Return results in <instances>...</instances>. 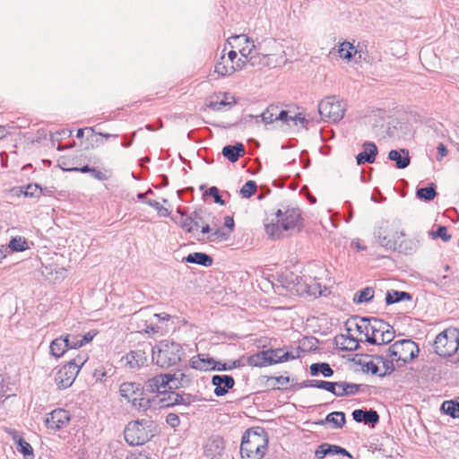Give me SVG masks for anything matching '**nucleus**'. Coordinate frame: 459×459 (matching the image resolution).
Listing matches in <instances>:
<instances>
[{
    "mask_svg": "<svg viewBox=\"0 0 459 459\" xmlns=\"http://www.w3.org/2000/svg\"><path fill=\"white\" fill-rule=\"evenodd\" d=\"M7 248L12 252H22L28 249V244L24 238L13 237L10 239Z\"/></svg>",
    "mask_w": 459,
    "mask_h": 459,
    "instance_id": "nucleus-41",
    "label": "nucleus"
},
{
    "mask_svg": "<svg viewBox=\"0 0 459 459\" xmlns=\"http://www.w3.org/2000/svg\"><path fill=\"white\" fill-rule=\"evenodd\" d=\"M353 319L359 320V322L355 324V328L359 333H368L371 325L370 317H360L357 316Z\"/></svg>",
    "mask_w": 459,
    "mask_h": 459,
    "instance_id": "nucleus-49",
    "label": "nucleus"
},
{
    "mask_svg": "<svg viewBox=\"0 0 459 459\" xmlns=\"http://www.w3.org/2000/svg\"><path fill=\"white\" fill-rule=\"evenodd\" d=\"M286 281L288 282V286H286L290 290L295 289L297 292L300 294H307L308 290V277H299L290 273V280L289 276H286Z\"/></svg>",
    "mask_w": 459,
    "mask_h": 459,
    "instance_id": "nucleus-22",
    "label": "nucleus"
},
{
    "mask_svg": "<svg viewBox=\"0 0 459 459\" xmlns=\"http://www.w3.org/2000/svg\"><path fill=\"white\" fill-rule=\"evenodd\" d=\"M257 185L253 180H248L240 189V195L244 198H250L256 192Z\"/></svg>",
    "mask_w": 459,
    "mask_h": 459,
    "instance_id": "nucleus-52",
    "label": "nucleus"
},
{
    "mask_svg": "<svg viewBox=\"0 0 459 459\" xmlns=\"http://www.w3.org/2000/svg\"><path fill=\"white\" fill-rule=\"evenodd\" d=\"M437 195V193L434 183H430L428 186L417 188L416 190L417 198L425 202L433 201Z\"/></svg>",
    "mask_w": 459,
    "mask_h": 459,
    "instance_id": "nucleus-33",
    "label": "nucleus"
},
{
    "mask_svg": "<svg viewBox=\"0 0 459 459\" xmlns=\"http://www.w3.org/2000/svg\"><path fill=\"white\" fill-rule=\"evenodd\" d=\"M146 204L148 205H150L151 207H152L153 209H155L157 211V212L160 215V216H163V217H168L169 216L170 214V212L165 208L164 206H162L159 202H157L156 200H152V199H149L146 201Z\"/></svg>",
    "mask_w": 459,
    "mask_h": 459,
    "instance_id": "nucleus-57",
    "label": "nucleus"
},
{
    "mask_svg": "<svg viewBox=\"0 0 459 459\" xmlns=\"http://www.w3.org/2000/svg\"><path fill=\"white\" fill-rule=\"evenodd\" d=\"M279 112V107L276 105H270L260 116L262 121L265 124H272L273 122L278 121L277 114Z\"/></svg>",
    "mask_w": 459,
    "mask_h": 459,
    "instance_id": "nucleus-38",
    "label": "nucleus"
},
{
    "mask_svg": "<svg viewBox=\"0 0 459 459\" xmlns=\"http://www.w3.org/2000/svg\"><path fill=\"white\" fill-rule=\"evenodd\" d=\"M267 59H268L267 56L253 55V56H250L249 59H248V64L253 67L258 66V68L260 69L263 66H265L268 65Z\"/></svg>",
    "mask_w": 459,
    "mask_h": 459,
    "instance_id": "nucleus-56",
    "label": "nucleus"
},
{
    "mask_svg": "<svg viewBox=\"0 0 459 459\" xmlns=\"http://www.w3.org/2000/svg\"><path fill=\"white\" fill-rule=\"evenodd\" d=\"M141 384L135 382H125L120 385L119 393L122 397L132 403L134 397H140Z\"/></svg>",
    "mask_w": 459,
    "mask_h": 459,
    "instance_id": "nucleus-24",
    "label": "nucleus"
},
{
    "mask_svg": "<svg viewBox=\"0 0 459 459\" xmlns=\"http://www.w3.org/2000/svg\"><path fill=\"white\" fill-rule=\"evenodd\" d=\"M264 221L265 232L273 238H280L281 231L300 232L304 228V219L298 207H288L284 211L278 209L275 212V221Z\"/></svg>",
    "mask_w": 459,
    "mask_h": 459,
    "instance_id": "nucleus-2",
    "label": "nucleus"
},
{
    "mask_svg": "<svg viewBox=\"0 0 459 459\" xmlns=\"http://www.w3.org/2000/svg\"><path fill=\"white\" fill-rule=\"evenodd\" d=\"M309 373L312 377L323 375L325 377H331L334 371L327 362H316L310 365Z\"/></svg>",
    "mask_w": 459,
    "mask_h": 459,
    "instance_id": "nucleus-30",
    "label": "nucleus"
},
{
    "mask_svg": "<svg viewBox=\"0 0 459 459\" xmlns=\"http://www.w3.org/2000/svg\"><path fill=\"white\" fill-rule=\"evenodd\" d=\"M88 359V354L86 352L81 351L75 358L72 359L67 363L74 364V369H78L80 371V369L85 365Z\"/></svg>",
    "mask_w": 459,
    "mask_h": 459,
    "instance_id": "nucleus-55",
    "label": "nucleus"
},
{
    "mask_svg": "<svg viewBox=\"0 0 459 459\" xmlns=\"http://www.w3.org/2000/svg\"><path fill=\"white\" fill-rule=\"evenodd\" d=\"M432 238H441L444 242L451 240L452 236L447 233V228L443 225H438L436 231L431 232Z\"/></svg>",
    "mask_w": 459,
    "mask_h": 459,
    "instance_id": "nucleus-54",
    "label": "nucleus"
},
{
    "mask_svg": "<svg viewBox=\"0 0 459 459\" xmlns=\"http://www.w3.org/2000/svg\"><path fill=\"white\" fill-rule=\"evenodd\" d=\"M373 358L375 359H377V362H381L383 367H384V368H385V372L384 373L378 374V376L380 377H384L386 375H390V374H392L395 370V367H394V360H393L392 358H391V359H388L385 358L382 355H374Z\"/></svg>",
    "mask_w": 459,
    "mask_h": 459,
    "instance_id": "nucleus-42",
    "label": "nucleus"
},
{
    "mask_svg": "<svg viewBox=\"0 0 459 459\" xmlns=\"http://www.w3.org/2000/svg\"><path fill=\"white\" fill-rule=\"evenodd\" d=\"M376 237L378 238V243L386 249L396 250L397 241L388 238L386 236H382L380 230L375 232Z\"/></svg>",
    "mask_w": 459,
    "mask_h": 459,
    "instance_id": "nucleus-50",
    "label": "nucleus"
},
{
    "mask_svg": "<svg viewBox=\"0 0 459 459\" xmlns=\"http://www.w3.org/2000/svg\"><path fill=\"white\" fill-rule=\"evenodd\" d=\"M183 261L189 264H199L204 267H210L213 264L212 257L210 255L203 252L190 253L183 258Z\"/></svg>",
    "mask_w": 459,
    "mask_h": 459,
    "instance_id": "nucleus-25",
    "label": "nucleus"
},
{
    "mask_svg": "<svg viewBox=\"0 0 459 459\" xmlns=\"http://www.w3.org/2000/svg\"><path fill=\"white\" fill-rule=\"evenodd\" d=\"M68 339L65 335H61L54 339L49 345V353L55 358H60L68 350Z\"/></svg>",
    "mask_w": 459,
    "mask_h": 459,
    "instance_id": "nucleus-27",
    "label": "nucleus"
},
{
    "mask_svg": "<svg viewBox=\"0 0 459 459\" xmlns=\"http://www.w3.org/2000/svg\"><path fill=\"white\" fill-rule=\"evenodd\" d=\"M204 212H205V210L201 207L195 208L191 212V216H192L193 220L199 222V227L201 226V224H204L205 222L204 216H203V214Z\"/></svg>",
    "mask_w": 459,
    "mask_h": 459,
    "instance_id": "nucleus-62",
    "label": "nucleus"
},
{
    "mask_svg": "<svg viewBox=\"0 0 459 459\" xmlns=\"http://www.w3.org/2000/svg\"><path fill=\"white\" fill-rule=\"evenodd\" d=\"M223 59L224 56H221V60ZM215 72L221 76L230 75L235 72V66L233 65L228 66L223 63V61H219L215 65Z\"/></svg>",
    "mask_w": 459,
    "mask_h": 459,
    "instance_id": "nucleus-51",
    "label": "nucleus"
},
{
    "mask_svg": "<svg viewBox=\"0 0 459 459\" xmlns=\"http://www.w3.org/2000/svg\"><path fill=\"white\" fill-rule=\"evenodd\" d=\"M269 352L265 351H258L255 354L248 356L246 359L247 363L253 367H265L267 365H273L274 360L267 357Z\"/></svg>",
    "mask_w": 459,
    "mask_h": 459,
    "instance_id": "nucleus-26",
    "label": "nucleus"
},
{
    "mask_svg": "<svg viewBox=\"0 0 459 459\" xmlns=\"http://www.w3.org/2000/svg\"><path fill=\"white\" fill-rule=\"evenodd\" d=\"M70 421V413L65 409H55L45 419L48 429L59 430Z\"/></svg>",
    "mask_w": 459,
    "mask_h": 459,
    "instance_id": "nucleus-12",
    "label": "nucleus"
},
{
    "mask_svg": "<svg viewBox=\"0 0 459 459\" xmlns=\"http://www.w3.org/2000/svg\"><path fill=\"white\" fill-rule=\"evenodd\" d=\"M375 296V290L372 287H366L356 291L353 295L352 301L355 304H362L371 302Z\"/></svg>",
    "mask_w": 459,
    "mask_h": 459,
    "instance_id": "nucleus-31",
    "label": "nucleus"
},
{
    "mask_svg": "<svg viewBox=\"0 0 459 459\" xmlns=\"http://www.w3.org/2000/svg\"><path fill=\"white\" fill-rule=\"evenodd\" d=\"M362 386L367 385L340 381L339 389L342 390H339V396L352 395L360 391Z\"/></svg>",
    "mask_w": 459,
    "mask_h": 459,
    "instance_id": "nucleus-37",
    "label": "nucleus"
},
{
    "mask_svg": "<svg viewBox=\"0 0 459 459\" xmlns=\"http://www.w3.org/2000/svg\"><path fill=\"white\" fill-rule=\"evenodd\" d=\"M264 378H266V385L270 387L273 390H281V388L277 386L276 384H279L281 385H285L290 383V377H263Z\"/></svg>",
    "mask_w": 459,
    "mask_h": 459,
    "instance_id": "nucleus-44",
    "label": "nucleus"
},
{
    "mask_svg": "<svg viewBox=\"0 0 459 459\" xmlns=\"http://www.w3.org/2000/svg\"><path fill=\"white\" fill-rule=\"evenodd\" d=\"M358 49L355 48L353 44L348 41L342 42L339 47L340 56L346 60H351L357 55Z\"/></svg>",
    "mask_w": 459,
    "mask_h": 459,
    "instance_id": "nucleus-39",
    "label": "nucleus"
},
{
    "mask_svg": "<svg viewBox=\"0 0 459 459\" xmlns=\"http://www.w3.org/2000/svg\"><path fill=\"white\" fill-rule=\"evenodd\" d=\"M245 365V357L231 360L229 363L220 361L219 371L232 370L233 368H241Z\"/></svg>",
    "mask_w": 459,
    "mask_h": 459,
    "instance_id": "nucleus-48",
    "label": "nucleus"
},
{
    "mask_svg": "<svg viewBox=\"0 0 459 459\" xmlns=\"http://www.w3.org/2000/svg\"><path fill=\"white\" fill-rule=\"evenodd\" d=\"M212 385L214 386V394L224 396L235 385V379L230 375H214L212 377Z\"/></svg>",
    "mask_w": 459,
    "mask_h": 459,
    "instance_id": "nucleus-14",
    "label": "nucleus"
},
{
    "mask_svg": "<svg viewBox=\"0 0 459 459\" xmlns=\"http://www.w3.org/2000/svg\"><path fill=\"white\" fill-rule=\"evenodd\" d=\"M225 451V442L219 435L211 436L204 446V455L208 459H221Z\"/></svg>",
    "mask_w": 459,
    "mask_h": 459,
    "instance_id": "nucleus-11",
    "label": "nucleus"
},
{
    "mask_svg": "<svg viewBox=\"0 0 459 459\" xmlns=\"http://www.w3.org/2000/svg\"><path fill=\"white\" fill-rule=\"evenodd\" d=\"M265 352H269L267 357H271V359L274 360L273 364L289 361L300 357L299 352L292 354L290 351H283L281 349H269L265 350Z\"/></svg>",
    "mask_w": 459,
    "mask_h": 459,
    "instance_id": "nucleus-29",
    "label": "nucleus"
},
{
    "mask_svg": "<svg viewBox=\"0 0 459 459\" xmlns=\"http://www.w3.org/2000/svg\"><path fill=\"white\" fill-rule=\"evenodd\" d=\"M65 338L68 339L69 343H67L68 350L70 349H78L82 347V342L80 340L81 334H65Z\"/></svg>",
    "mask_w": 459,
    "mask_h": 459,
    "instance_id": "nucleus-58",
    "label": "nucleus"
},
{
    "mask_svg": "<svg viewBox=\"0 0 459 459\" xmlns=\"http://www.w3.org/2000/svg\"><path fill=\"white\" fill-rule=\"evenodd\" d=\"M353 420L358 423H364L375 427L379 422V415L373 409H356L351 413Z\"/></svg>",
    "mask_w": 459,
    "mask_h": 459,
    "instance_id": "nucleus-16",
    "label": "nucleus"
},
{
    "mask_svg": "<svg viewBox=\"0 0 459 459\" xmlns=\"http://www.w3.org/2000/svg\"><path fill=\"white\" fill-rule=\"evenodd\" d=\"M345 111V104L336 100L334 96L326 97L318 104V112L321 118L328 122H339L342 119Z\"/></svg>",
    "mask_w": 459,
    "mask_h": 459,
    "instance_id": "nucleus-8",
    "label": "nucleus"
},
{
    "mask_svg": "<svg viewBox=\"0 0 459 459\" xmlns=\"http://www.w3.org/2000/svg\"><path fill=\"white\" fill-rule=\"evenodd\" d=\"M318 343V339L314 336L305 337L301 341V346L297 348V352L300 354V351H305V350L309 351H316L317 350Z\"/></svg>",
    "mask_w": 459,
    "mask_h": 459,
    "instance_id": "nucleus-43",
    "label": "nucleus"
},
{
    "mask_svg": "<svg viewBox=\"0 0 459 459\" xmlns=\"http://www.w3.org/2000/svg\"><path fill=\"white\" fill-rule=\"evenodd\" d=\"M166 422L171 428L176 429L180 424V419L176 413H169L166 417Z\"/></svg>",
    "mask_w": 459,
    "mask_h": 459,
    "instance_id": "nucleus-64",
    "label": "nucleus"
},
{
    "mask_svg": "<svg viewBox=\"0 0 459 459\" xmlns=\"http://www.w3.org/2000/svg\"><path fill=\"white\" fill-rule=\"evenodd\" d=\"M185 355L182 346L173 341L163 340L152 347V359L160 368L178 365Z\"/></svg>",
    "mask_w": 459,
    "mask_h": 459,
    "instance_id": "nucleus-4",
    "label": "nucleus"
},
{
    "mask_svg": "<svg viewBox=\"0 0 459 459\" xmlns=\"http://www.w3.org/2000/svg\"><path fill=\"white\" fill-rule=\"evenodd\" d=\"M165 395L158 401L159 408H169L175 405L188 406L195 402V396L185 392L178 393L173 389H168Z\"/></svg>",
    "mask_w": 459,
    "mask_h": 459,
    "instance_id": "nucleus-9",
    "label": "nucleus"
},
{
    "mask_svg": "<svg viewBox=\"0 0 459 459\" xmlns=\"http://www.w3.org/2000/svg\"><path fill=\"white\" fill-rule=\"evenodd\" d=\"M418 344L411 339H402L394 342L387 350V356L401 367L416 359L419 355Z\"/></svg>",
    "mask_w": 459,
    "mask_h": 459,
    "instance_id": "nucleus-6",
    "label": "nucleus"
},
{
    "mask_svg": "<svg viewBox=\"0 0 459 459\" xmlns=\"http://www.w3.org/2000/svg\"><path fill=\"white\" fill-rule=\"evenodd\" d=\"M412 295L409 292L396 290H387L385 293V304L387 306L399 303L402 301H411Z\"/></svg>",
    "mask_w": 459,
    "mask_h": 459,
    "instance_id": "nucleus-28",
    "label": "nucleus"
},
{
    "mask_svg": "<svg viewBox=\"0 0 459 459\" xmlns=\"http://www.w3.org/2000/svg\"><path fill=\"white\" fill-rule=\"evenodd\" d=\"M220 361L215 360L208 353H199L190 359L192 368L200 371H219Z\"/></svg>",
    "mask_w": 459,
    "mask_h": 459,
    "instance_id": "nucleus-13",
    "label": "nucleus"
},
{
    "mask_svg": "<svg viewBox=\"0 0 459 459\" xmlns=\"http://www.w3.org/2000/svg\"><path fill=\"white\" fill-rule=\"evenodd\" d=\"M435 352L440 357H450L459 348V332L456 328H447L435 338Z\"/></svg>",
    "mask_w": 459,
    "mask_h": 459,
    "instance_id": "nucleus-7",
    "label": "nucleus"
},
{
    "mask_svg": "<svg viewBox=\"0 0 459 459\" xmlns=\"http://www.w3.org/2000/svg\"><path fill=\"white\" fill-rule=\"evenodd\" d=\"M370 331L374 333H385V329H387V327H390V325L384 321L383 319L376 318V317H370Z\"/></svg>",
    "mask_w": 459,
    "mask_h": 459,
    "instance_id": "nucleus-46",
    "label": "nucleus"
},
{
    "mask_svg": "<svg viewBox=\"0 0 459 459\" xmlns=\"http://www.w3.org/2000/svg\"><path fill=\"white\" fill-rule=\"evenodd\" d=\"M396 250L404 254H411L414 252V247L411 243L407 241H402L400 244H397Z\"/></svg>",
    "mask_w": 459,
    "mask_h": 459,
    "instance_id": "nucleus-63",
    "label": "nucleus"
},
{
    "mask_svg": "<svg viewBox=\"0 0 459 459\" xmlns=\"http://www.w3.org/2000/svg\"><path fill=\"white\" fill-rule=\"evenodd\" d=\"M268 446V434L264 428L249 429L242 436L240 455L242 459H262Z\"/></svg>",
    "mask_w": 459,
    "mask_h": 459,
    "instance_id": "nucleus-3",
    "label": "nucleus"
},
{
    "mask_svg": "<svg viewBox=\"0 0 459 459\" xmlns=\"http://www.w3.org/2000/svg\"><path fill=\"white\" fill-rule=\"evenodd\" d=\"M208 196H212L216 204H219L221 205L225 204V201L222 199L220 190L217 186H211L209 189H207L204 195L203 198L206 199Z\"/></svg>",
    "mask_w": 459,
    "mask_h": 459,
    "instance_id": "nucleus-53",
    "label": "nucleus"
},
{
    "mask_svg": "<svg viewBox=\"0 0 459 459\" xmlns=\"http://www.w3.org/2000/svg\"><path fill=\"white\" fill-rule=\"evenodd\" d=\"M316 425L331 424L332 429H342L346 423V417L343 411H333L326 415L325 419L315 422Z\"/></svg>",
    "mask_w": 459,
    "mask_h": 459,
    "instance_id": "nucleus-19",
    "label": "nucleus"
},
{
    "mask_svg": "<svg viewBox=\"0 0 459 459\" xmlns=\"http://www.w3.org/2000/svg\"><path fill=\"white\" fill-rule=\"evenodd\" d=\"M441 411L452 417L456 419L459 417V401L457 400H447L444 401L441 405Z\"/></svg>",
    "mask_w": 459,
    "mask_h": 459,
    "instance_id": "nucleus-35",
    "label": "nucleus"
},
{
    "mask_svg": "<svg viewBox=\"0 0 459 459\" xmlns=\"http://www.w3.org/2000/svg\"><path fill=\"white\" fill-rule=\"evenodd\" d=\"M180 227L187 233L194 232L199 228V222L193 220L191 213L186 218L181 219Z\"/></svg>",
    "mask_w": 459,
    "mask_h": 459,
    "instance_id": "nucleus-47",
    "label": "nucleus"
},
{
    "mask_svg": "<svg viewBox=\"0 0 459 459\" xmlns=\"http://www.w3.org/2000/svg\"><path fill=\"white\" fill-rule=\"evenodd\" d=\"M339 385L340 381L330 382L325 380H316V382L313 384V385H315V388L325 390L336 396H339V390L336 389V387H339Z\"/></svg>",
    "mask_w": 459,
    "mask_h": 459,
    "instance_id": "nucleus-40",
    "label": "nucleus"
},
{
    "mask_svg": "<svg viewBox=\"0 0 459 459\" xmlns=\"http://www.w3.org/2000/svg\"><path fill=\"white\" fill-rule=\"evenodd\" d=\"M388 159L394 161L395 167L399 169L407 168L411 163V158L407 149L391 150L388 153Z\"/></svg>",
    "mask_w": 459,
    "mask_h": 459,
    "instance_id": "nucleus-20",
    "label": "nucleus"
},
{
    "mask_svg": "<svg viewBox=\"0 0 459 459\" xmlns=\"http://www.w3.org/2000/svg\"><path fill=\"white\" fill-rule=\"evenodd\" d=\"M335 345L342 351H352L359 348L357 338L351 334H340L334 337Z\"/></svg>",
    "mask_w": 459,
    "mask_h": 459,
    "instance_id": "nucleus-21",
    "label": "nucleus"
},
{
    "mask_svg": "<svg viewBox=\"0 0 459 459\" xmlns=\"http://www.w3.org/2000/svg\"><path fill=\"white\" fill-rule=\"evenodd\" d=\"M364 151L356 156L358 165L365 163H373L377 154V147L373 142H366L363 144Z\"/></svg>",
    "mask_w": 459,
    "mask_h": 459,
    "instance_id": "nucleus-17",
    "label": "nucleus"
},
{
    "mask_svg": "<svg viewBox=\"0 0 459 459\" xmlns=\"http://www.w3.org/2000/svg\"><path fill=\"white\" fill-rule=\"evenodd\" d=\"M237 100L234 96H230L229 92L223 93V99L220 100L221 106L231 108L233 105L237 104Z\"/></svg>",
    "mask_w": 459,
    "mask_h": 459,
    "instance_id": "nucleus-61",
    "label": "nucleus"
},
{
    "mask_svg": "<svg viewBox=\"0 0 459 459\" xmlns=\"http://www.w3.org/2000/svg\"><path fill=\"white\" fill-rule=\"evenodd\" d=\"M156 431V423L149 419L130 421L125 428L124 437L131 446H142L147 443Z\"/></svg>",
    "mask_w": 459,
    "mask_h": 459,
    "instance_id": "nucleus-5",
    "label": "nucleus"
},
{
    "mask_svg": "<svg viewBox=\"0 0 459 459\" xmlns=\"http://www.w3.org/2000/svg\"><path fill=\"white\" fill-rule=\"evenodd\" d=\"M147 361L146 352L143 350H134L122 357L121 362L130 369H137Z\"/></svg>",
    "mask_w": 459,
    "mask_h": 459,
    "instance_id": "nucleus-15",
    "label": "nucleus"
},
{
    "mask_svg": "<svg viewBox=\"0 0 459 459\" xmlns=\"http://www.w3.org/2000/svg\"><path fill=\"white\" fill-rule=\"evenodd\" d=\"M73 365V363H66L56 373L55 381L59 389L68 388L74 382L79 370L74 369Z\"/></svg>",
    "mask_w": 459,
    "mask_h": 459,
    "instance_id": "nucleus-10",
    "label": "nucleus"
},
{
    "mask_svg": "<svg viewBox=\"0 0 459 459\" xmlns=\"http://www.w3.org/2000/svg\"><path fill=\"white\" fill-rule=\"evenodd\" d=\"M10 434L15 443L16 449L19 453L22 454L24 459H33L34 453L32 446L19 434L15 429L12 430Z\"/></svg>",
    "mask_w": 459,
    "mask_h": 459,
    "instance_id": "nucleus-18",
    "label": "nucleus"
},
{
    "mask_svg": "<svg viewBox=\"0 0 459 459\" xmlns=\"http://www.w3.org/2000/svg\"><path fill=\"white\" fill-rule=\"evenodd\" d=\"M172 376L170 373L159 374L147 379L141 385L140 397L132 400V406L138 411H146L151 408L158 407V401L162 398L168 389H172L170 385Z\"/></svg>",
    "mask_w": 459,
    "mask_h": 459,
    "instance_id": "nucleus-1",
    "label": "nucleus"
},
{
    "mask_svg": "<svg viewBox=\"0 0 459 459\" xmlns=\"http://www.w3.org/2000/svg\"><path fill=\"white\" fill-rule=\"evenodd\" d=\"M394 338V331L392 325L385 329V333H381L380 344H387L391 342Z\"/></svg>",
    "mask_w": 459,
    "mask_h": 459,
    "instance_id": "nucleus-60",
    "label": "nucleus"
},
{
    "mask_svg": "<svg viewBox=\"0 0 459 459\" xmlns=\"http://www.w3.org/2000/svg\"><path fill=\"white\" fill-rule=\"evenodd\" d=\"M171 376L173 377L170 382V385L173 386L172 389L186 387L192 382V379L188 375L179 371L175 374H171Z\"/></svg>",
    "mask_w": 459,
    "mask_h": 459,
    "instance_id": "nucleus-36",
    "label": "nucleus"
},
{
    "mask_svg": "<svg viewBox=\"0 0 459 459\" xmlns=\"http://www.w3.org/2000/svg\"><path fill=\"white\" fill-rule=\"evenodd\" d=\"M221 153L224 158H226L230 162L234 163L238 161L240 157L245 155L246 150L243 143H237L234 145H225L222 148Z\"/></svg>",
    "mask_w": 459,
    "mask_h": 459,
    "instance_id": "nucleus-23",
    "label": "nucleus"
},
{
    "mask_svg": "<svg viewBox=\"0 0 459 459\" xmlns=\"http://www.w3.org/2000/svg\"><path fill=\"white\" fill-rule=\"evenodd\" d=\"M230 238V232H225L220 229L212 231L207 238L209 241H215L216 239L227 240Z\"/></svg>",
    "mask_w": 459,
    "mask_h": 459,
    "instance_id": "nucleus-59",
    "label": "nucleus"
},
{
    "mask_svg": "<svg viewBox=\"0 0 459 459\" xmlns=\"http://www.w3.org/2000/svg\"><path fill=\"white\" fill-rule=\"evenodd\" d=\"M19 191L26 197L39 198L41 195H46L45 189H42L39 184H28L25 186H21Z\"/></svg>",
    "mask_w": 459,
    "mask_h": 459,
    "instance_id": "nucleus-34",
    "label": "nucleus"
},
{
    "mask_svg": "<svg viewBox=\"0 0 459 459\" xmlns=\"http://www.w3.org/2000/svg\"><path fill=\"white\" fill-rule=\"evenodd\" d=\"M308 290L307 295L319 297V296H327L330 293L327 287H322L321 283L316 279L312 277H308Z\"/></svg>",
    "mask_w": 459,
    "mask_h": 459,
    "instance_id": "nucleus-32",
    "label": "nucleus"
},
{
    "mask_svg": "<svg viewBox=\"0 0 459 459\" xmlns=\"http://www.w3.org/2000/svg\"><path fill=\"white\" fill-rule=\"evenodd\" d=\"M87 130V131H90L91 132V139L90 137H87V141H91V144H86L83 149L84 150H89V149H92L94 148L95 146H99V145H101L103 144V141L102 140H100V139H96L95 140V144L93 143L94 140H93V134L95 133V129L94 127H86V128H80L77 130V133H76V137L77 138H82L83 135H84V131Z\"/></svg>",
    "mask_w": 459,
    "mask_h": 459,
    "instance_id": "nucleus-45",
    "label": "nucleus"
}]
</instances>
